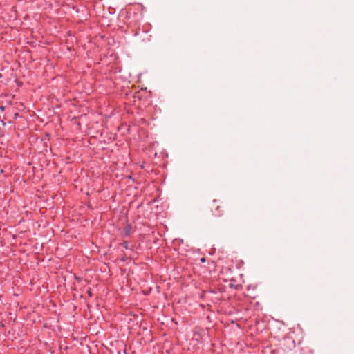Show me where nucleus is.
Segmentation results:
<instances>
[{"instance_id": "4", "label": "nucleus", "mask_w": 354, "mask_h": 354, "mask_svg": "<svg viewBox=\"0 0 354 354\" xmlns=\"http://www.w3.org/2000/svg\"><path fill=\"white\" fill-rule=\"evenodd\" d=\"M205 257H202V258L201 259V262H202V263H203V262H205Z\"/></svg>"}, {"instance_id": "2", "label": "nucleus", "mask_w": 354, "mask_h": 354, "mask_svg": "<svg viewBox=\"0 0 354 354\" xmlns=\"http://www.w3.org/2000/svg\"><path fill=\"white\" fill-rule=\"evenodd\" d=\"M134 232V229L131 224H127L120 232L122 238H127Z\"/></svg>"}, {"instance_id": "3", "label": "nucleus", "mask_w": 354, "mask_h": 354, "mask_svg": "<svg viewBox=\"0 0 354 354\" xmlns=\"http://www.w3.org/2000/svg\"><path fill=\"white\" fill-rule=\"evenodd\" d=\"M120 245L125 249V250H128L129 249V245H128V242L127 241H124L122 243H120Z\"/></svg>"}, {"instance_id": "1", "label": "nucleus", "mask_w": 354, "mask_h": 354, "mask_svg": "<svg viewBox=\"0 0 354 354\" xmlns=\"http://www.w3.org/2000/svg\"><path fill=\"white\" fill-rule=\"evenodd\" d=\"M218 203V201L217 200H214L212 201V211L214 216H221L223 214V210L222 207L219 205Z\"/></svg>"}]
</instances>
